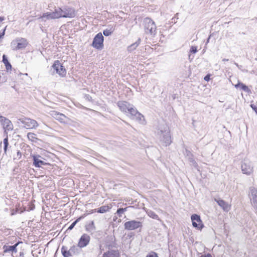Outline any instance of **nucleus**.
I'll return each mask as SVG.
<instances>
[{
    "mask_svg": "<svg viewBox=\"0 0 257 257\" xmlns=\"http://www.w3.org/2000/svg\"><path fill=\"white\" fill-rule=\"evenodd\" d=\"M241 169L242 173L246 175H251L253 172V165L249 159H245L241 162Z\"/></svg>",
    "mask_w": 257,
    "mask_h": 257,
    "instance_id": "nucleus-1",
    "label": "nucleus"
},
{
    "mask_svg": "<svg viewBox=\"0 0 257 257\" xmlns=\"http://www.w3.org/2000/svg\"><path fill=\"white\" fill-rule=\"evenodd\" d=\"M103 42L104 37L102 33L101 32L98 33L93 39L92 46L97 50H101L104 47Z\"/></svg>",
    "mask_w": 257,
    "mask_h": 257,
    "instance_id": "nucleus-2",
    "label": "nucleus"
},
{
    "mask_svg": "<svg viewBox=\"0 0 257 257\" xmlns=\"http://www.w3.org/2000/svg\"><path fill=\"white\" fill-rule=\"evenodd\" d=\"M52 67L54 69L56 73L60 76L62 77L66 76L67 73L66 69L60 61H55Z\"/></svg>",
    "mask_w": 257,
    "mask_h": 257,
    "instance_id": "nucleus-3",
    "label": "nucleus"
},
{
    "mask_svg": "<svg viewBox=\"0 0 257 257\" xmlns=\"http://www.w3.org/2000/svg\"><path fill=\"white\" fill-rule=\"evenodd\" d=\"M19 120H20L21 123L24 124V127L27 129L35 128L39 125L36 120L30 118L25 117Z\"/></svg>",
    "mask_w": 257,
    "mask_h": 257,
    "instance_id": "nucleus-4",
    "label": "nucleus"
},
{
    "mask_svg": "<svg viewBox=\"0 0 257 257\" xmlns=\"http://www.w3.org/2000/svg\"><path fill=\"white\" fill-rule=\"evenodd\" d=\"M248 195L252 206L257 210V189L254 187H250Z\"/></svg>",
    "mask_w": 257,
    "mask_h": 257,
    "instance_id": "nucleus-5",
    "label": "nucleus"
},
{
    "mask_svg": "<svg viewBox=\"0 0 257 257\" xmlns=\"http://www.w3.org/2000/svg\"><path fill=\"white\" fill-rule=\"evenodd\" d=\"M0 123L6 131H11L13 129V124L11 121L3 116H0Z\"/></svg>",
    "mask_w": 257,
    "mask_h": 257,
    "instance_id": "nucleus-6",
    "label": "nucleus"
},
{
    "mask_svg": "<svg viewBox=\"0 0 257 257\" xmlns=\"http://www.w3.org/2000/svg\"><path fill=\"white\" fill-rule=\"evenodd\" d=\"M63 18H73L76 16V11L75 9L71 7L65 6L62 9Z\"/></svg>",
    "mask_w": 257,
    "mask_h": 257,
    "instance_id": "nucleus-7",
    "label": "nucleus"
},
{
    "mask_svg": "<svg viewBox=\"0 0 257 257\" xmlns=\"http://www.w3.org/2000/svg\"><path fill=\"white\" fill-rule=\"evenodd\" d=\"M142 223L135 220L128 221L124 223L125 229L132 230L137 229L142 226Z\"/></svg>",
    "mask_w": 257,
    "mask_h": 257,
    "instance_id": "nucleus-8",
    "label": "nucleus"
},
{
    "mask_svg": "<svg viewBox=\"0 0 257 257\" xmlns=\"http://www.w3.org/2000/svg\"><path fill=\"white\" fill-rule=\"evenodd\" d=\"M90 240V237L89 235H88L87 234H83L81 235L80 237L78 243V246L80 248H83L87 246Z\"/></svg>",
    "mask_w": 257,
    "mask_h": 257,
    "instance_id": "nucleus-9",
    "label": "nucleus"
},
{
    "mask_svg": "<svg viewBox=\"0 0 257 257\" xmlns=\"http://www.w3.org/2000/svg\"><path fill=\"white\" fill-rule=\"evenodd\" d=\"M191 220L193 226L197 228L201 229L203 227V224L199 215L194 214L191 216Z\"/></svg>",
    "mask_w": 257,
    "mask_h": 257,
    "instance_id": "nucleus-10",
    "label": "nucleus"
},
{
    "mask_svg": "<svg viewBox=\"0 0 257 257\" xmlns=\"http://www.w3.org/2000/svg\"><path fill=\"white\" fill-rule=\"evenodd\" d=\"M101 257H120V254L117 249L109 248L103 252Z\"/></svg>",
    "mask_w": 257,
    "mask_h": 257,
    "instance_id": "nucleus-11",
    "label": "nucleus"
},
{
    "mask_svg": "<svg viewBox=\"0 0 257 257\" xmlns=\"http://www.w3.org/2000/svg\"><path fill=\"white\" fill-rule=\"evenodd\" d=\"M13 43H14V45L17 44L16 47V49L25 48L28 45L27 40L23 38L16 39Z\"/></svg>",
    "mask_w": 257,
    "mask_h": 257,
    "instance_id": "nucleus-12",
    "label": "nucleus"
},
{
    "mask_svg": "<svg viewBox=\"0 0 257 257\" xmlns=\"http://www.w3.org/2000/svg\"><path fill=\"white\" fill-rule=\"evenodd\" d=\"M214 200L224 211L228 212L230 209L231 205L223 200L215 198Z\"/></svg>",
    "mask_w": 257,
    "mask_h": 257,
    "instance_id": "nucleus-13",
    "label": "nucleus"
},
{
    "mask_svg": "<svg viewBox=\"0 0 257 257\" xmlns=\"http://www.w3.org/2000/svg\"><path fill=\"white\" fill-rule=\"evenodd\" d=\"M112 207V205L111 204H109L106 205H103L97 209L92 210L91 213L97 212L99 213H104L109 211Z\"/></svg>",
    "mask_w": 257,
    "mask_h": 257,
    "instance_id": "nucleus-14",
    "label": "nucleus"
},
{
    "mask_svg": "<svg viewBox=\"0 0 257 257\" xmlns=\"http://www.w3.org/2000/svg\"><path fill=\"white\" fill-rule=\"evenodd\" d=\"M118 106L122 111L125 112H126L130 108V104L124 101H119L118 103Z\"/></svg>",
    "mask_w": 257,
    "mask_h": 257,
    "instance_id": "nucleus-15",
    "label": "nucleus"
},
{
    "mask_svg": "<svg viewBox=\"0 0 257 257\" xmlns=\"http://www.w3.org/2000/svg\"><path fill=\"white\" fill-rule=\"evenodd\" d=\"M40 156L39 155H38V156H36V155H34L33 156V161H34V165L37 167H41L42 165H46V163H45L44 162L41 161V160H40L39 159V158H40Z\"/></svg>",
    "mask_w": 257,
    "mask_h": 257,
    "instance_id": "nucleus-16",
    "label": "nucleus"
},
{
    "mask_svg": "<svg viewBox=\"0 0 257 257\" xmlns=\"http://www.w3.org/2000/svg\"><path fill=\"white\" fill-rule=\"evenodd\" d=\"M21 242H18V243H16L15 245H11V246H7V245H4L3 248H4V252L5 253L6 252H9V251H14L15 252H17V246L18 245V244L20 243Z\"/></svg>",
    "mask_w": 257,
    "mask_h": 257,
    "instance_id": "nucleus-17",
    "label": "nucleus"
},
{
    "mask_svg": "<svg viewBox=\"0 0 257 257\" xmlns=\"http://www.w3.org/2000/svg\"><path fill=\"white\" fill-rule=\"evenodd\" d=\"M55 19L63 18L62 9L61 8H57L55 9L54 11L52 12Z\"/></svg>",
    "mask_w": 257,
    "mask_h": 257,
    "instance_id": "nucleus-18",
    "label": "nucleus"
},
{
    "mask_svg": "<svg viewBox=\"0 0 257 257\" xmlns=\"http://www.w3.org/2000/svg\"><path fill=\"white\" fill-rule=\"evenodd\" d=\"M39 19L44 21L55 19L52 12L44 13L42 16H40Z\"/></svg>",
    "mask_w": 257,
    "mask_h": 257,
    "instance_id": "nucleus-19",
    "label": "nucleus"
},
{
    "mask_svg": "<svg viewBox=\"0 0 257 257\" xmlns=\"http://www.w3.org/2000/svg\"><path fill=\"white\" fill-rule=\"evenodd\" d=\"M127 112H128L132 115L137 116V118H139L140 120H141L142 118H144V116L133 107H130Z\"/></svg>",
    "mask_w": 257,
    "mask_h": 257,
    "instance_id": "nucleus-20",
    "label": "nucleus"
},
{
    "mask_svg": "<svg viewBox=\"0 0 257 257\" xmlns=\"http://www.w3.org/2000/svg\"><path fill=\"white\" fill-rule=\"evenodd\" d=\"M52 115L61 122L64 121L63 119L65 116L62 113L53 111L52 113Z\"/></svg>",
    "mask_w": 257,
    "mask_h": 257,
    "instance_id": "nucleus-21",
    "label": "nucleus"
},
{
    "mask_svg": "<svg viewBox=\"0 0 257 257\" xmlns=\"http://www.w3.org/2000/svg\"><path fill=\"white\" fill-rule=\"evenodd\" d=\"M239 87H240L241 89L246 92H250V90L248 88V87L246 85L238 81L237 84L235 85V87L237 88Z\"/></svg>",
    "mask_w": 257,
    "mask_h": 257,
    "instance_id": "nucleus-22",
    "label": "nucleus"
},
{
    "mask_svg": "<svg viewBox=\"0 0 257 257\" xmlns=\"http://www.w3.org/2000/svg\"><path fill=\"white\" fill-rule=\"evenodd\" d=\"M27 137L30 141L33 142H36L38 140L36 134L33 133H28Z\"/></svg>",
    "mask_w": 257,
    "mask_h": 257,
    "instance_id": "nucleus-23",
    "label": "nucleus"
},
{
    "mask_svg": "<svg viewBox=\"0 0 257 257\" xmlns=\"http://www.w3.org/2000/svg\"><path fill=\"white\" fill-rule=\"evenodd\" d=\"M3 62L5 65L6 68L7 70H11L12 69V65L10 63V62L8 61V59L6 57L5 55H4L3 57Z\"/></svg>",
    "mask_w": 257,
    "mask_h": 257,
    "instance_id": "nucleus-24",
    "label": "nucleus"
},
{
    "mask_svg": "<svg viewBox=\"0 0 257 257\" xmlns=\"http://www.w3.org/2000/svg\"><path fill=\"white\" fill-rule=\"evenodd\" d=\"M62 254L64 257H70L71 255V252L68 250L66 247L62 246L61 248Z\"/></svg>",
    "mask_w": 257,
    "mask_h": 257,
    "instance_id": "nucleus-25",
    "label": "nucleus"
},
{
    "mask_svg": "<svg viewBox=\"0 0 257 257\" xmlns=\"http://www.w3.org/2000/svg\"><path fill=\"white\" fill-rule=\"evenodd\" d=\"M95 228L94 223L93 221H91L89 223L85 226L86 230L90 231L93 230Z\"/></svg>",
    "mask_w": 257,
    "mask_h": 257,
    "instance_id": "nucleus-26",
    "label": "nucleus"
},
{
    "mask_svg": "<svg viewBox=\"0 0 257 257\" xmlns=\"http://www.w3.org/2000/svg\"><path fill=\"white\" fill-rule=\"evenodd\" d=\"M186 152L187 155L188 156V159L190 162L192 163V165H193L194 167H196L197 166V164L195 161L191 157L192 155L190 152L188 151L187 150H186Z\"/></svg>",
    "mask_w": 257,
    "mask_h": 257,
    "instance_id": "nucleus-27",
    "label": "nucleus"
},
{
    "mask_svg": "<svg viewBox=\"0 0 257 257\" xmlns=\"http://www.w3.org/2000/svg\"><path fill=\"white\" fill-rule=\"evenodd\" d=\"M114 31V29L110 28L109 29H105L103 31V34L105 36L111 35Z\"/></svg>",
    "mask_w": 257,
    "mask_h": 257,
    "instance_id": "nucleus-28",
    "label": "nucleus"
},
{
    "mask_svg": "<svg viewBox=\"0 0 257 257\" xmlns=\"http://www.w3.org/2000/svg\"><path fill=\"white\" fill-rule=\"evenodd\" d=\"M4 152L5 154L7 153L8 147L9 145V140H8V137H7L4 140Z\"/></svg>",
    "mask_w": 257,
    "mask_h": 257,
    "instance_id": "nucleus-29",
    "label": "nucleus"
},
{
    "mask_svg": "<svg viewBox=\"0 0 257 257\" xmlns=\"http://www.w3.org/2000/svg\"><path fill=\"white\" fill-rule=\"evenodd\" d=\"M128 207L125 208H118L116 211V213L119 215V217L121 216V214H123L125 211L127 210Z\"/></svg>",
    "mask_w": 257,
    "mask_h": 257,
    "instance_id": "nucleus-30",
    "label": "nucleus"
},
{
    "mask_svg": "<svg viewBox=\"0 0 257 257\" xmlns=\"http://www.w3.org/2000/svg\"><path fill=\"white\" fill-rule=\"evenodd\" d=\"M83 216H80L74 222H73L71 225L68 227V230H71L73 228L76 224L79 222L82 218Z\"/></svg>",
    "mask_w": 257,
    "mask_h": 257,
    "instance_id": "nucleus-31",
    "label": "nucleus"
},
{
    "mask_svg": "<svg viewBox=\"0 0 257 257\" xmlns=\"http://www.w3.org/2000/svg\"><path fill=\"white\" fill-rule=\"evenodd\" d=\"M146 257H159L158 254L154 252L151 251Z\"/></svg>",
    "mask_w": 257,
    "mask_h": 257,
    "instance_id": "nucleus-32",
    "label": "nucleus"
},
{
    "mask_svg": "<svg viewBox=\"0 0 257 257\" xmlns=\"http://www.w3.org/2000/svg\"><path fill=\"white\" fill-rule=\"evenodd\" d=\"M197 51V47L196 46H192L191 49H190V52L192 53H196Z\"/></svg>",
    "mask_w": 257,
    "mask_h": 257,
    "instance_id": "nucleus-33",
    "label": "nucleus"
},
{
    "mask_svg": "<svg viewBox=\"0 0 257 257\" xmlns=\"http://www.w3.org/2000/svg\"><path fill=\"white\" fill-rule=\"evenodd\" d=\"M250 107L256 112V113H257V106L253 104H251Z\"/></svg>",
    "mask_w": 257,
    "mask_h": 257,
    "instance_id": "nucleus-34",
    "label": "nucleus"
},
{
    "mask_svg": "<svg viewBox=\"0 0 257 257\" xmlns=\"http://www.w3.org/2000/svg\"><path fill=\"white\" fill-rule=\"evenodd\" d=\"M200 257H212V255L210 253H208L207 254L201 255Z\"/></svg>",
    "mask_w": 257,
    "mask_h": 257,
    "instance_id": "nucleus-35",
    "label": "nucleus"
},
{
    "mask_svg": "<svg viewBox=\"0 0 257 257\" xmlns=\"http://www.w3.org/2000/svg\"><path fill=\"white\" fill-rule=\"evenodd\" d=\"M204 79L205 80V81H209V79H210V75H207L206 76H205Z\"/></svg>",
    "mask_w": 257,
    "mask_h": 257,
    "instance_id": "nucleus-36",
    "label": "nucleus"
},
{
    "mask_svg": "<svg viewBox=\"0 0 257 257\" xmlns=\"http://www.w3.org/2000/svg\"><path fill=\"white\" fill-rule=\"evenodd\" d=\"M17 156L19 157V158H21V153L20 152V151H18V152H17Z\"/></svg>",
    "mask_w": 257,
    "mask_h": 257,
    "instance_id": "nucleus-37",
    "label": "nucleus"
},
{
    "mask_svg": "<svg viewBox=\"0 0 257 257\" xmlns=\"http://www.w3.org/2000/svg\"><path fill=\"white\" fill-rule=\"evenodd\" d=\"M5 20V18L4 17H0V22H3Z\"/></svg>",
    "mask_w": 257,
    "mask_h": 257,
    "instance_id": "nucleus-38",
    "label": "nucleus"
},
{
    "mask_svg": "<svg viewBox=\"0 0 257 257\" xmlns=\"http://www.w3.org/2000/svg\"><path fill=\"white\" fill-rule=\"evenodd\" d=\"M5 30H4V31L2 32V33L0 34V38L3 37L5 35Z\"/></svg>",
    "mask_w": 257,
    "mask_h": 257,
    "instance_id": "nucleus-39",
    "label": "nucleus"
},
{
    "mask_svg": "<svg viewBox=\"0 0 257 257\" xmlns=\"http://www.w3.org/2000/svg\"><path fill=\"white\" fill-rule=\"evenodd\" d=\"M167 138L169 139V141L168 142V144H170V142H171V141H170V137L169 135H168V136H167Z\"/></svg>",
    "mask_w": 257,
    "mask_h": 257,
    "instance_id": "nucleus-40",
    "label": "nucleus"
},
{
    "mask_svg": "<svg viewBox=\"0 0 257 257\" xmlns=\"http://www.w3.org/2000/svg\"><path fill=\"white\" fill-rule=\"evenodd\" d=\"M222 61H228V59H225V58H224V59H223L222 60Z\"/></svg>",
    "mask_w": 257,
    "mask_h": 257,
    "instance_id": "nucleus-41",
    "label": "nucleus"
},
{
    "mask_svg": "<svg viewBox=\"0 0 257 257\" xmlns=\"http://www.w3.org/2000/svg\"><path fill=\"white\" fill-rule=\"evenodd\" d=\"M234 64H235V65L237 67H238V68H239V66L238 65V64L237 63H234Z\"/></svg>",
    "mask_w": 257,
    "mask_h": 257,
    "instance_id": "nucleus-42",
    "label": "nucleus"
},
{
    "mask_svg": "<svg viewBox=\"0 0 257 257\" xmlns=\"http://www.w3.org/2000/svg\"><path fill=\"white\" fill-rule=\"evenodd\" d=\"M210 36H209V38H208V39L207 40V42H206V43L209 42V39H210Z\"/></svg>",
    "mask_w": 257,
    "mask_h": 257,
    "instance_id": "nucleus-43",
    "label": "nucleus"
},
{
    "mask_svg": "<svg viewBox=\"0 0 257 257\" xmlns=\"http://www.w3.org/2000/svg\"><path fill=\"white\" fill-rule=\"evenodd\" d=\"M158 217V215L155 214V215H154V217H153V218H157Z\"/></svg>",
    "mask_w": 257,
    "mask_h": 257,
    "instance_id": "nucleus-44",
    "label": "nucleus"
},
{
    "mask_svg": "<svg viewBox=\"0 0 257 257\" xmlns=\"http://www.w3.org/2000/svg\"><path fill=\"white\" fill-rule=\"evenodd\" d=\"M116 219H117V217H116L115 218H113V221H116Z\"/></svg>",
    "mask_w": 257,
    "mask_h": 257,
    "instance_id": "nucleus-45",
    "label": "nucleus"
}]
</instances>
